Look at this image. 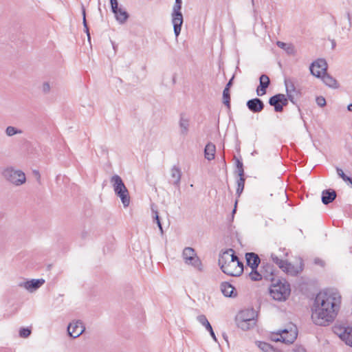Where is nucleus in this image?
<instances>
[{
    "mask_svg": "<svg viewBox=\"0 0 352 352\" xmlns=\"http://www.w3.org/2000/svg\"><path fill=\"white\" fill-rule=\"evenodd\" d=\"M82 24H83V27H84V31L86 33L87 36V39L89 41V42H90L91 35H90L89 28L87 21H85V23H82Z\"/></svg>",
    "mask_w": 352,
    "mask_h": 352,
    "instance_id": "44",
    "label": "nucleus"
},
{
    "mask_svg": "<svg viewBox=\"0 0 352 352\" xmlns=\"http://www.w3.org/2000/svg\"><path fill=\"white\" fill-rule=\"evenodd\" d=\"M346 16H347L348 20L350 21H351V17H350V13L349 12L346 13Z\"/></svg>",
    "mask_w": 352,
    "mask_h": 352,
    "instance_id": "56",
    "label": "nucleus"
},
{
    "mask_svg": "<svg viewBox=\"0 0 352 352\" xmlns=\"http://www.w3.org/2000/svg\"><path fill=\"white\" fill-rule=\"evenodd\" d=\"M182 5V0H175L171 14L174 34L176 38L178 37L181 32L182 26L184 22L183 14L181 12Z\"/></svg>",
    "mask_w": 352,
    "mask_h": 352,
    "instance_id": "6",
    "label": "nucleus"
},
{
    "mask_svg": "<svg viewBox=\"0 0 352 352\" xmlns=\"http://www.w3.org/2000/svg\"><path fill=\"white\" fill-rule=\"evenodd\" d=\"M347 110H348L349 111H352V103H351V104H348V106H347Z\"/></svg>",
    "mask_w": 352,
    "mask_h": 352,
    "instance_id": "53",
    "label": "nucleus"
},
{
    "mask_svg": "<svg viewBox=\"0 0 352 352\" xmlns=\"http://www.w3.org/2000/svg\"><path fill=\"white\" fill-rule=\"evenodd\" d=\"M275 270L274 265L270 263H263L261 266V272L263 274V278L267 280H270V282H274L276 280Z\"/></svg>",
    "mask_w": 352,
    "mask_h": 352,
    "instance_id": "14",
    "label": "nucleus"
},
{
    "mask_svg": "<svg viewBox=\"0 0 352 352\" xmlns=\"http://www.w3.org/2000/svg\"><path fill=\"white\" fill-rule=\"evenodd\" d=\"M87 232H82V238L85 239L87 236Z\"/></svg>",
    "mask_w": 352,
    "mask_h": 352,
    "instance_id": "54",
    "label": "nucleus"
},
{
    "mask_svg": "<svg viewBox=\"0 0 352 352\" xmlns=\"http://www.w3.org/2000/svg\"><path fill=\"white\" fill-rule=\"evenodd\" d=\"M3 177L12 184L20 186L25 182V173L20 170H14L12 167L6 168L3 172Z\"/></svg>",
    "mask_w": 352,
    "mask_h": 352,
    "instance_id": "7",
    "label": "nucleus"
},
{
    "mask_svg": "<svg viewBox=\"0 0 352 352\" xmlns=\"http://www.w3.org/2000/svg\"><path fill=\"white\" fill-rule=\"evenodd\" d=\"M111 43H112V45H113V50H114L115 51H116V47H117V46L115 45L114 42L111 41Z\"/></svg>",
    "mask_w": 352,
    "mask_h": 352,
    "instance_id": "55",
    "label": "nucleus"
},
{
    "mask_svg": "<svg viewBox=\"0 0 352 352\" xmlns=\"http://www.w3.org/2000/svg\"><path fill=\"white\" fill-rule=\"evenodd\" d=\"M184 261L186 264L193 266L198 271H203V265L201 261L200 258L197 256L196 253H195V255H191V257H187V259H185Z\"/></svg>",
    "mask_w": 352,
    "mask_h": 352,
    "instance_id": "21",
    "label": "nucleus"
},
{
    "mask_svg": "<svg viewBox=\"0 0 352 352\" xmlns=\"http://www.w3.org/2000/svg\"><path fill=\"white\" fill-rule=\"evenodd\" d=\"M247 265L250 268H258L261 263V259L258 255L254 252H247L245 254Z\"/></svg>",
    "mask_w": 352,
    "mask_h": 352,
    "instance_id": "18",
    "label": "nucleus"
},
{
    "mask_svg": "<svg viewBox=\"0 0 352 352\" xmlns=\"http://www.w3.org/2000/svg\"><path fill=\"white\" fill-rule=\"evenodd\" d=\"M248 109L254 113L261 112L265 108V104L263 101L258 98H254L248 100L246 102Z\"/></svg>",
    "mask_w": 352,
    "mask_h": 352,
    "instance_id": "12",
    "label": "nucleus"
},
{
    "mask_svg": "<svg viewBox=\"0 0 352 352\" xmlns=\"http://www.w3.org/2000/svg\"><path fill=\"white\" fill-rule=\"evenodd\" d=\"M45 283L43 278L32 279L19 284V287H24L30 292H34L40 288Z\"/></svg>",
    "mask_w": 352,
    "mask_h": 352,
    "instance_id": "13",
    "label": "nucleus"
},
{
    "mask_svg": "<svg viewBox=\"0 0 352 352\" xmlns=\"http://www.w3.org/2000/svg\"><path fill=\"white\" fill-rule=\"evenodd\" d=\"M112 12L114 14L116 20L120 23H124L129 15L126 11L118 7V0H109Z\"/></svg>",
    "mask_w": 352,
    "mask_h": 352,
    "instance_id": "9",
    "label": "nucleus"
},
{
    "mask_svg": "<svg viewBox=\"0 0 352 352\" xmlns=\"http://www.w3.org/2000/svg\"><path fill=\"white\" fill-rule=\"evenodd\" d=\"M252 5L254 4V0H252Z\"/></svg>",
    "mask_w": 352,
    "mask_h": 352,
    "instance_id": "61",
    "label": "nucleus"
},
{
    "mask_svg": "<svg viewBox=\"0 0 352 352\" xmlns=\"http://www.w3.org/2000/svg\"><path fill=\"white\" fill-rule=\"evenodd\" d=\"M294 352H307L306 349L302 346H298L294 349Z\"/></svg>",
    "mask_w": 352,
    "mask_h": 352,
    "instance_id": "50",
    "label": "nucleus"
},
{
    "mask_svg": "<svg viewBox=\"0 0 352 352\" xmlns=\"http://www.w3.org/2000/svg\"><path fill=\"white\" fill-rule=\"evenodd\" d=\"M151 212L153 214V222L156 223V224L157 225V227L159 228V230L161 232V234H163L164 230H163L162 225L161 223L160 217L159 216L157 206H155L154 204H153L151 206Z\"/></svg>",
    "mask_w": 352,
    "mask_h": 352,
    "instance_id": "27",
    "label": "nucleus"
},
{
    "mask_svg": "<svg viewBox=\"0 0 352 352\" xmlns=\"http://www.w3.org/2000/svg\"><path fill=\"white\" fill-rule=\"evenodd\" d=\"M333 332L337 334L340 338V339L342 340V338H344L342 336V333L344 332H346V327H342V326H334L333 328Z\"/></svg>",
    "mask_w": 352,
    "mask_h": 352,
    "instance_id": "39",
    "label": "nucleus"
},
{
    "mask_svg": "<svg viewBox=\"0 0 352 352\" xmlns=\"http://www.w3.org/2000/svg\"><path fill=\"white\" fill-rule=\"evenodd\" d=\"M50 85L48 82H45L43 83L42 91L45 94H48L50 91Z\"/></svg>",
    "mask_w": 352,
    "mask_h": 352,
    "instance_id": "45",
    "label": "nucleus"
},
{
    "mask_svg": "<svg viewBox=\"0 0 352 352\" xmlns=\"http://www.w3.org/2000/svg\"><path fill=\"white\" fill-rule=\"evenodd\" d=\"M336 172L343 181L349 182L350 184H352V177L346 175L340 168L336 167Z\"/></svg>",
    "mask_w": 352,
    "mask_h": 352,
    "instance_id": "37",
    "label": "nucleus"
},
{
    "mask_svg": "<svg viewBox=\"0 0 352 352\" xmlns=\"http://www.w3.org/2000/svg\"><path fill=\"white\" fill-rule=\"evenodd\" d=\"M245 177H241L236 179L237 188L236 190V194L238 197H239L243 192L245 187Z\"/></svg>",
    "mask_w": 352,
    "mask_h": 352,
    "instance_id": "31",
    "label": "nucleus"
},
{
    "mask_svg": "<svg viewBox=\"0 0 352 352\" xmlns=\"http://www.w3.org/2000/svg\"><path fill=\"white\" fill-rule=\"evenodd\" d=\"M234 78V76L233 75L232 77L227 82L224 89H227V90L230 91V89L232 86V84H233Z\"/></svg>",
    "mask_w": 352,
    "mask_h": 352,
    "instance_id": "48",
    "label": "nucleus"
},
{
    "mask_svg": "<svg viewBox=\"0 0 352 352\" xmlns=\"http://www.w3.org/2000/svg\"><path fill=\"white\" fill-rule=\"evenodd\" d=\"M218 264L221 270L230 276H239L243 272V263L239 259L232 248L220 252Z\"/></svg>",
    "mask_w": 352,
    "mask_h": 352,
    "instance_id": "2",
    "label": "nucleus"
},
{
    "mask_svg": "<svg viewBox=\"0 0 352 352\" xmlns=\"http://www.w3.org/2000/svg\"><path fill=\"white\" fill-rule=\"evenodd\" d=\"M257 346L263 352H278L280 351L265 342H257Z\"/></svg>",
    "mask_w": 352,
    "mask_h": 352,
    "instance_id": "28",
    "label": "nucleus"
},
{
    "mask_svg": "<svg viewBox=\"0 0 352 352\" xmlns=\"http://www.w3.org/2000/svg\"><path fill=\"white\" fill-rule=\"evenodd\" d=\"M179 125L180 128V133L182 135H186L188 133V129L190 126V120L188 118L185 117L184 113L180 114V118L179 122Z\"/></svg>",
    "mask_w": 352,
    "mask_h": 352,
    "instance_id": "22",
    "label": "nucleus"
},
{
    "mask_svg": "<svg viewBox=\"0 0 352 352\" xmlns=\"http://www.w3.org/2000/svg\"><path fill=\"white\" fill-rule=\"evenodd\" d=\"M316 100L317 104L320 107H324L327 104L325 98L321 96L316 97Z\"/></svg>",
    "mask_w": 352,
    "mask_h": 352,
    "instance_id": "43",
    "label": "nucleus"
},
{
    "mask_svg": "<svg viewBox=\"0 0 352 352\" xmlns=\"http://www.w3.org/2000/svg\"><path fill=\"white\" fill-rule=\"evenodd\" d=\"M223 103L228 109H230V91L227 89L223 91Z\"/></svg>",
    "mask_w": 352,
    "mask_h": 352,
    "instance_id": "35",
    "label": "nucleus"
},
{
    "mask_svg": "<svg viewBox=\"0 0 352 352\" xmlns=\"http://www.w3.org/2000/svg\"><path fill=\"white\" fill-rule=\"evenodd\" d=\"M280 98V103L281 105V112L283 111L284 107H286L288 104L289 100L287 96L283 94H278Z\"/></svg>",
    "mask_w": 352,
    "mask_h": 352,
    "instance_id": "41",
    "label": "nucleus"
},
{
    "mask_svg": "<svg viewBox=\"0 0 352 352\" xmlns=\"http://www.w3.org/2000/svg\"><path fill=\"white\" fill-rule=\"evenodd\" d=\"M278 352H281L280 351H279Z\"/></svg>",
    "mask_w": 352,
    "mask_h": 352,
    "instance_id": "63",
    "label": "nucleus"
},
{
    "mask_svg": "<svg viewBox=\"0 0 352 352\" xmlns=\"http://www.w3.org/2000/svg\"><path fill=\"white\" fill-rule=\"evenodd\" d=\"M320 78L322 80L323 82L329 87L336 89L339 87V84L336 78L327 72L324 73Z\"/></svg>",
    "mask_w": 352,
    "mask_h": 352,
    "instance_id": "24",
    "label": "nucleus"
},
{
    "mask_svg": "<svg viewBox=\"0 0 352 352\" xmlns=\"http://www.w3.org/2000/svg\"><path fill=\"white\" fill-rule=\"evenodd\" d=\"M270 85V80L266 74H261L259 78V85L256 88V94L262 96L266 94L267 89Z\"/></svg>",
    "mask_w": 352,
    "mask_h": 352,
    "instance_id": "15",
    "label": "nucleus"
},
{
    "mask_svg": "<svg viewBox=\"0 0 352 352\" xmlns=\"http://www.w3.org/2000/svg\"><path fill=\"white\" fill-rule=\"evenodd\" d=\"M303 270V263L301 261L300 266L296 267L291 263L287 262L283 271L291 276H297Z\"/></svg>",
    "mask_w": 352,
    "mask_h": 352,
    "instance_id": "19",
    "label": "nucleus"
},
{
    "mask_svg": "<svg viewBox=\"0 0 352 352\" xmlns=\"http://www.w3.org/2000/svg\"><path fill=\"white\" fill-rule=\"evenodd\" d=\"M182 177L181 170L179 167L174 166L171 168V177L173 179V184L179 187Z\"/></svg>",
    "mask_w": 352,
    "mask_h": 352,
    "instance_id": "26",
    "label": "nucleus"
},
{
    "mask_svg": "<svg viewBox=\"0 0 352 352\" xmlns=\"http://www.w3.org/2000/svg\"><path fill=\"white\" fill-rule=\"evenodd\" d=\"M251 269H252V271L249 274V276L252 280L257 281V280H261L263 278V274H261V272H259L258 271V268H251Z\"/></svg>",
    "mask_w": 352,
    "mask_h": 352,
    "instance_id": "32",
    "label": "nucleus"
},
{
    "mask_svg": "<svg viewBox=\"0 0 352 352\" xmlns=\"http://www.w3.org/2000/svg\"><path fill=\"white\" fill-rule=\"evenodd\" d=\"M82 23H85V21H87V20H86V12H85V9L84 6H82Z\"/></svg>",
    "mask_w": 352,
    "mask_h": 352,
    "instance_id": "51",
    "label": "nucleus"
},
{
    "mask_svg": "<svg viewBox=\"0 0 352 352\" xmlns=\"http://www.w3.org/2000/svg\"><path fill=\"white\" fill-rule=\"evenodd\" d=\"M245 316H246V317H251V315H250V314H249V315H247V314H246V315H245Z\"/></svg>",
    "mask_w": 352,
    "mask_h": 352,
    "instance_id": "60",
    "label": "nucleus"
},
{
    "mask_svg": "<svg viewBox=\"0 0 352 352\" xmlns=\"http://www.w3.org/2000/svg\"><path fill=\"white\" fill-rule=\"evenodd\" d=\"M197 321L201 324L203 326L205 327V328L206 329V330L210 333V335L211 336V337L212 338V339L217 342V338L215 336V333L213 331V329L210 324V323L208 322L206 316L204 314H201V315H199L197 317Z\"/></svg>",
    "mask_w": 352,
    "mask_h": 352,
    "instance_id": "20",
    "label": "nucleus"
},
{
    "mask_svg": "<svg viewBox=\"0 0 352 352\" xmlns=\"http://www.w3.org/2000/svg\"><path fill=\"white\" fill-rule=\"evenodd\" d=\"M281 332L283 336L282 342L287 344H292L298 336V330L296 325H293L289 330L284 329L281 330Z\"/></svg>",
    "mask_w": 352,
    "mask_h": 352,
    "instance_id": "10",
    "label": "nucleus"
},
{
    "mask_svg": "<svg viewBox=\"0 0 352 352\" xmlns=\"http://www.w3.org/2000/svg\"><path fill=\"white\" fill-rule=\"evenodd\" d=\"M237 204H238V199H236V200H235V203H234V208H233V210H232V214H231V221H233L234 217V214H235V213L236 212Z\"/></svg>",
    "mask_w": 352,
    "mask_h": 352,
    "instance_id": "49",
    "label": "nucleus"
},
{
    "mask_svg": "<svg viewBox=\"0 0 352 352\" xmlns=\"http://www.w3.org/2000/svg\"><path fill=\"white\" fill-rule=\"evenodd\" d=\"M223 163H224V164H225V166H226V161H225V160L223 159Z\"/></svg>",
    "mask_w": 352,
    "mask_h": 352,
    "instance_id": "62",
    "label": "nucleus"
},
{
    "mask_svg": "<svg viewBox=\"0 0 352 352\" xmlns=\"http://www.w3.org/2000/svg\"><path fill=\"white\" fill-rule=\"evenodd\" d=\"M85 328L83 323L80 321H76L75 322L69 323L67 327V333L69 336L76 338L80 336Z\"/></svg>",
    "mask_w": 352,
    "mask_h": 352,
    "instance_id": "11",
    "label": "nucleus"
},
{
    "mask_svg": "<svg viewBox=\"0 0 352 352\" xmlns=\"http://www.w3.org/2000/svg\"><path fill=\"white\" fill-rule=\"evenodd\" d=\"M314 263L316 264H318V265H324L323 261H322V260H320L319 258H316L315 261H314Z\"/></svg>",
    "mask_w": 352,
    "mask_h": 352,
    "instance_id": "52",
    "label": "nucleus"
},
{
    "mask_svg": "<svg viewBox=\"0 0 352 352\" xmlns=\"http://www.w3.org/2000/svg\"><path fill=\"white\" fill-rule=\"evenodd\" d=\"M337 197V192L332 188L325 189L322 192L321 200L324 205L332 203Z\"/></svg>",
    "mask_w": 352,
    "mask_h": 352,
    "instance_id": "16",
    "label": "nucleus"
},
{
    "mask_svg": "<svg viewBox=\"0 0 352 352\" xmlns=\"http://www.w3.org/2000/svg\"><path fill=\"white\" fill-rule=\"evenodd\" d=\"M236 320L237 326L243 331L253 328L256 322L255 312L253 309L242 311Z\"/></svg>",
    "mask_w": 352,
    "mask_h": 352,
    "instance_id": "5",
    "label": "nucleus"
},
{
    "mask_svg": "<svg viewBox=\"0 0 352 352\" xmlns=\"http://www.w3.org/2000/svg\"><path fill=\"white\" fill-rule=\"evenodd\" d=\"M34 172L35 175H38V177H40V174H39L38 171L34 170Z\"/></svg>",
    "mask_w": 352,
    "mask_h": 352,
    "instance_id": "57",
    "label": "nucleus"
},
{
    "mask_svg": "<svg viewBox=\"0 0 352 352\" xmlns=\"http://www.w3.org/2000/svg\"><path fill=\"white\" fill-rule=\"evenodd\" d=\"M195 251L192 248H185L182 252L184 260L187 259V257H191V255H195Z\"/></svg>",
    "mask_w": 352,
    "mask_h": 352,
    "instance_id": "38",
    "label": "nucleus"
},
{
    "mask_svg": "<svg viewBox=\"0 0 352 352\" xmlns=\"http://www.w3.org/2000/svg\"><path fill=\"white\" fill-rule=\"evenodd\" d=\"M223 338L228 341V336L226 334H223Z\"/></svg>",
    "mask_w": 352,
    "mask_h": 352,
    "instance_id": "58",
    "label": "nucleus"
},
{
    "mask_svg": "<svg viewBox=\"0 0 352 352\" xmlns=\"http://www.w3.org/2000/svg\"><path fill=\"white\" fill-rule=\"evenodd\" d=\"M346 332L343 333L344 335H342V336L344 338H342V340L344 341L347 345L352 346V327H346Z\"/></svg>",
    "mask_w": 352,
    "mask_h": 352,
    "instance_id": "30",
    "label": "nucleus"
},
{
    "mask_svg": "<svg viewBox=\"0 0 352 352\" xmlns=\"http://www.w3.org/2000/svg\"><path fill=\"white\" fill-rule=\"evenodd\" d=\"M216 153V146L212 142H208L204 148V156L206 160L211 161L214 159Z\"/></svg>",
    "mask_w": 352,
    "mask_h": 352,
    "instance_id": "23",
    "label": "nucleus"
},
{
    "mask_svg": "<svg viewBox=\"0 0 352 352\" xmlns=\"http://www.w3.org/2000/svg\"><path fill=\"white\" fill-rule=\"evenodd\" d=\"M269 292L274 300L285 301L291 294L290 285L284 278H277L274 282H271Z\"/></svg>",
    "mask_w": 352,
    "mask_h": 352,
    "instance_id": "3",
    "label": "nucleus"
},
{
    "mask_svg": "<svg viewBox=\"0 0 352 352\" xmlns=\"http://www.w3.org/2000/svg\"><path fill=\"white\" fill-rule=\"evenodd\" d=\"M285 86L287 92V95L285 96L290 102H292L294 104H296V100H295L294 98V94H298V92L296 90L294 85L293 84L291 85L292 89H290L287 86V82L285 81Z\"/></svg>",
    "mask_w": 352,
    "mask_h": 352,
    "instance_id": "29",
    "label": "nucleus"
},
{
    "mask_svg": "<svg viewBox=\"0 0 352 352\" xmlns=\"http://www.w3.org/2000/svg\"><path fill=\"white\" fill-rule=\"evenodd\" d=\"M32 333L31 329L28 327H21L19 329V336L21 338H28Z\"/></svg>",
    "mask_w": 352,
    "mask_h": 352,
    "instance_id": "40",
    "label": "nucleus"
},
{
    "mask_svg": "<svg viewBox=\"0 0 352 352\" xmlns=\"http://www.w3.org/2000/svg\"><path fill=\"white\" fill-rule=\"evenodd\" d=\"M110 182L113 187L115 194L120 197L124 207L129 206L130 196L122 178L118 175H114L111 177Z\"/></svg>",
    "mask_w": 352,
    "mask_h": 352,
    "instance_id": "4",
    "label": "nucleus"
},
{
    "mask_svg": "<svg viewBox=\"0 0 352 352\" xmlns=\"http://www.w3.org/2000/svg\"><path fill=\"white\" fill-rule=\"evenodd\" d=\"M340 297L327 292L318 294L312 307L311 319L318 326H329L336 318L340 307Z\"/></svg>",
    "mask_w": 352,
    "mask_h": 352,
    "instance_id": "1",
    "label": "nucleus"
},
{
    "mask_svg": "<svg viewBox=\"0 0 352 352\" xmlns=\"http://www.w3.org/2000/svg\"><path fill=\"white\" fill-rule=\"evenodd\" d=\"M282 338H283V336H282L281 330L278 331L275 334H274V333L272 334V336H271V340L274 342H282Z\"/></svg>",
    "mask_w": 352,
    "mask_h": 352,
    "instance_id": "42",
    "label": "nucleus"
},
{
    "mask_svg": "<svg viewBox=\"0 0 352 352\" xmlns=\"http://www.w3.org/2000/svg\"><path fill=\"white\" fill-rule=\"evenodd\" d=\"M271 258L272 260V261L276 264L278 267L280 269H281L282 270L284 269L285 267V265L286 264V263L287 262V261L286 260H283V259H280L275 254L272 253L271 254Z\"/></svg>",
    "mask_w": 352,
    "mask_h": 352,
    "instance_id": "33",
    "label": "nucleus"
},
{
    "mask_svg": "<svg viewBox=\"0 0 352 352\" xmlns=\"http://www.w3.org/2000/svg\"><path fill=\"white\" fill-rule=\"evenodd\" d=\"M235 173L237 174L239 178L245 177L244 168H240V169H236L235 170Z\"/></svg>",
    "mask_w": 352,
    "mask_h": 352,
    "instance_id": "47",
    "label": "nucleus"
},
{
    "mask_svg": "<svg viewBox=\"0 0 352 352\" xmlns=\"http://www.w3.org/2000/svg\"><path fill=\"white\" fill-rule=\"evenodd\" d=\"M297 107H298V111H300V107H299V106H297Z\"/></svg>",
    "mask_w": 352,
    "mask_h": 352,
    "instance_id": "59",
    "label": "nucleus"
},
{
    "mask_svg": "<svg viewBox=\"0 0 352 352\" xmlns=\"http://www.w3.org/2000/svg\"><path fill=\"white\" fill-rule=\"evenodd\" d=\"M268 103L270 106L274 107L275 112H281V105L280 103V98L278 94H276L269 98Z\"/></svg>",
    "mask_w": 352,
    "mask_h": 352,
    "instance_id": "25",
    "label": "nucleus"
},
{
    "mask_svg": "<svg viewBox=\"0 0 352 352\" xmlns=\"http://www.w3.org/2000/svg\"><path fill=\"white\" fill-rule=\"evenodd\" d=\"M234 160H235V166H236V169L243 168V164L242 161L241 160L236 158L235 156H234Z\"/></svg>",
    "mask_w": 352,
    "mask_h": 352,
    "instance_id": "46",
    "label": "nucleus"
},
{
    "mask_svg": "<svg viewBox=\"0 0 352 352\" xmlns=\"http://www.w3.org/2000/svg\"><path fill=\"white\" fill-rule=\"evenodd\" d=\"M309 70L313 76L318 78H321L324 73L327 72V61L324 58L317 59L311 63Z\"/></svg>",
    "mask_w": 352,
    "mask_h": 352,
    "instance_id": "8",
    "label": "nucleus"
},
{
    "mask_svg": "<svg viewBox=\"0 0 352 352\" xmlns=\"http://www.w3.org/2000/svg\"><path fill=\"white\" fill-rule=\"evenodd\" d=\"M276 45L278 47L285 50L288 54L293 52V46L291 44H287L282 41H277Z\"/></svg>",
    "mask_w": 352,
    "mask_h": 352,
    "instance_id": "36",
    "label": "nucleus"
},
{
    "mask_svg": "<svg viewBox=\"0 0 352 352\" xmlns=\"http://www.w3.org/2000/svg\"><path fill=\"white\" fill-rule=\"evenodd\" d=\"M22 132L23 131L21 129H19L12 126H8L6 129V134L9 137L13 136L16 134H21L22 133Z\"/></svg>",
    "mask_w": 352,
    "mask_h": 352,
    "instance_id": "34",
    "label": "nucleus"
},
{
    "mask_svg": "<svg viewBox=\"0 0 352 352\" xmlns=\"http://www.w3.org/2000/svg\"><path fill=\"white\" fill-rule=\"evenodd\" d=\"M221 291L226 297H235L237 292L232 285L228 282H222L220 285Z\"/></svg>",
    "mask_w": 352,
    "mask_h": 352,
    "instance_id": "17",
    "label": "nucleus"
}]
</instances>
